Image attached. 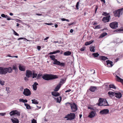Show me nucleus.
I'll list each match as a JSON object with an SVG mask.
<instances>
[{
    "instance_id": "obj_1",
    "label": "nucleus",
    "mask_w": 123,
    "mask_h": 123,
    "mask_svg": "<svg viewBox=\"0 0 123 123\" xmlns=\"http://www.w3.org/2000/svg\"><path fill=\"white\" fill-rule=\"evenodd\" d=\"M43 79L46 80H49L57 78H58L57 76L53 74H44L42 77Z\"/></svg>"
},
{
    "instance_id": "obj_30",
    "label": "nucleus",
    "mask_w": 123,
    "mask_h": 123,
    "mask_svg": "<svg viewBox=\"0 0 123 123\" xmlns=\"http://www.w3.org/2000/svg\"><path fill=\"white\" fill-rule=\"evenodd\" d=\"M32 103L35 104H37L38 103V102L35 99H33L31 100Z\"/></svg>"
},
{
    "instance_id": "obj_50",
    "label": "nucleus",
    "mask_w": 123,
    "mask_h": 123,
    "mask_svg": "<svg viewBox=\"0 0 123 123\" xmlns=\"http://www.w3.org/2000/svg\"><path fill=\"white\" fill-rule=\"evenodd\" d=\"M42 74H38V75L37 76V79H39L40 78V76H42Z\"/></svg>"
},
{
    "instance_id": "obj_21",
    "label": "nucleus",
    "mask_w": 123,
    "mask_h": 123,
    "mask_svg": "<svg viewBox=\"0 0 123 123\" xmlns=\"http://www.w3.org/2000/svg\"><path fill=\"white\" fill-rule=\"evenodd\" d=\"M38 85V83L36 82H35L32 85L33 88L34 90H36L37 89V86Z\"/></svg>"
},
{
    "instance_id": "obj_38",
    "label": "nucleus",
    "mask_w": 123,
    "mask_h": 123,
    "mask_svg": "<svg viewBox=\"0 0 123 123\" xmlns=\"http://www.w3.org/2000/svg\"><path fill=\"white\" fill-rule=\"evenodd\" d=\"M107 35V33L106 32H104L102 33L100 35V37H103Z\"/></svg>"
},
{
    "instance_id": "obj_64",
    "label": "nucleus",
    "mask_w": 123,
    "mask_h": 123,
    "mask_svg": "<svg viewBox=\"0 0 123 123\" xmlns=\"http://www.w3.org/2000/svg\"><path fill=\"white\" fill-rule=\"evenodd\" d=\"M71 91V90L70 89H69V90H67L66 91H65V92H69Z\"/></svg>"
},
{
    "instance_id": "obj_48",
    "label": "nucleus",
    "mask_w": 123,
    "mask_h": 123,
    "mask_svg": "<svg viewBox=\"0 0 123 123\" xmlns=\"http://www.w3.org/2000/svg\"><path fill=\"white\" fill-rule=\"evenodd\" d=\"M4 83L5 82L4 81H0V84L2 85H4Z\"/></svg>"
},
{
    "instance_id": "obj_26",
    "label": "nucleus",
    "mask_w": 123,
    "mask_h": 123,
    "mask_svg": "<svg viewBox=\"0 0 123 123\" xmlns=\"http://www.w3.org/2000/svg\"><path fill=\"white\" fill-rule=\"evenodd\" d=\"M71 54V52L68 51L65 52L64 53V55L65 56L69 55Z\"/></svg>"
},
{
    "instance_id": "obj_59",
    "label": "nucleus",
    "mask_w": 123,
    "mask_h": 123,
    "mask_svg": "<svg viewBox=\"0 0 123 123\" xmlns=\"http://www.w3.org/2000/svg\"><path fill=\"white\" fill-rule=\"evenodd\" d=\"M5 114V113H0V115H1L2 116H4Z\"/></svg>"
},
{
    "instance_id": "obj_36",
    "label": "nucleus",
    "mask_w": 123,
    "mask_h": 123,
    "mask_svg": "<svg viewBox=\"0 0 123 123\" xmlns=\"http://www.w3.org/2000/svg\"><path fill=\"white\" fill-rule=\"evenodd\" d=\"M93 56L95 57H97L99 55V54L97 53H93L92 54Z\"/></svg>"
},
{
    "instance_id": "obj_51",
    "label": "nucleus",
    "mask_w": 123,
    "mask_h": 123,
    "mask_svg": "<svg viewBox=\"0 0 123 123\" xmlns=\"http://www.w3.org/2000/svg\"><path fill=\"white\" fill-rule=\"evenodd\" d=\"M6 18H7V20H9L11 19H11L7 15H6Z\"/></svg>"
},
{
    "instance_id": "obj_42",
    "label": "nucleus",
    "mask_w": 123,
    "mask_h": 123,
    "mask_svg": "<svg viewBox=\"0 0 123 123\" xmlns=\"http://www.w3.org/2000/svg\"><path fill=\"white\" fill-rule=\"evenodd\" d=\"M61 20L62 21H66L67 22H68L69 21V20L68 19H66L64 18H61Z\"/></svg>"
},
{
    "instance_id": "obj_45",
    "label": "nucleus",
    "mask_w": 123,
    "mask_h": 123,
    "mask_svg": "<svg viewBox=\"0 0 123 123\" xmlns=\"http://www.w3.org/2000/svg\"><path fill=\"white\" fill-rule=\"evenodd\" d=\"M101 28L100 25H97L95 26L94 29H100Z\"/></svg>"
},
{
    "instance_id": "obj_40",
    "label": "nucleus",
    "mask_w": 123,
    "mask_h": 123,
    "mask_svg": "<svg viewBox=\"0 0 123 123\" xmlns=\"http://www.w3.org/2000/svg\"><path fill=\"white\" fill-rule=\"evenodd\" d=\"M21 39H23L24 41H25V40H27V41H28V40H27L25 37H20L18 39V40Z\"/></svg>"
},
{
    "instance_id": "obj_27",
    "label": "nucleus",
    "mask_w": 123,
    "mask_h": 123,
    "mask_svg": "<svg viewBox=\"0 0 123 123\" xmlns=\"http://www.w3.org/2000/svg\"><path fill=\"white\" fill-rule=\"evenodd\" d=\"M60 52V51L59 50L55 51H53L52 52H50L49 53V54L51 55L53 54H56L57 53H59Z\"/></svg>"
},
{
    "instance_id": "obj_47",
    "label": "nucleus",
    "mask_w": 123,
    "mask_h": 123,
    "mask_svg": "<svg viewBox=\"0 0 123 123\" xmlns=\"http://www.w3.org/2000/svg\"><path fill=\"white\" fill-rule=\"evenodd\" d=\"M31 123H37V121L36 120L33 119L32 120Z\"/></svg>"
},
{
    "instance_id": "obj_15",
    "label": "nucleus",
    "mask_w": 123,
    "mask_h": 123,
    "mask_svg": "<svg viewBox=\"0 0 123 123\" xmlns=\"http://www.w3.org/2000/svg\"><path fill=\"white\" fill-rule=\"evenodd\" d=\"M104 100H103L101 98H100L98 100V105L100 106H103L104 103Z\"/></svg>"
},
{
    "instance_id": "obj_39",
    "label": "nucleus",
    "mask_w": 123,
    "mask_h": 123,
    "mask_svg": "<svg viewBox=\"0 0 123 123\" xmlns=\"http://www.w3.org/2000/svg\"><path fill=\"white\" fill-rule=\"evenodd\" d=\"M33 76L32 78H36L37 76V74L36 73H33L32 74Z\"/></svg>"
},
{
    "instance_id": "obj_37",
    "label": "nucleus",
    "mask_w": 123,
    "mask_h": 123,
    "mask_svg": "<svg viewBox=\"0 0 123 123\" xmlns=\"http://www.w3.org/2000/svg\"><path fill=\"white\" fill-rule=\"evenodd\" d=\"M15 111H11L10 113V114L11 116H12L13 115H15Z\"/></svg>"
},
{
    "instance_id": "obj_22",
    "label": "nucleus",
    "mask_w": 123,
    "mask_h": 123,
    "mask_svg": "<svg viewBox=\"0 0 123 123\" xmlns=\"http://www.w3.org/2000/svg\"><path fill=\"white\" fill-rule=\"evenodd\" d=\"M117 80L120 82L123 85V79L120 78L117 75H116Z\"/></svg>"
},
{
    "instance_id": "obj_13",
    "label": "nucleus",
    "mask_w": 123,
    "mask_h": 123,
    "mask_svg": "<svg viewBox=\"0 0 123 123\" xmlns=\"http://www.w3.org/2000/svg\"><path fill=\"white\" fill-rule=\"evenodd\" d=\"M106 64L107 65V66L109 67H111L113 65V62L109 60L106 61Z\"/></svg>"
},
{
    "instance_id": "obj_54",
    "label": "nucleus",
    "mask_w": 123,
    "mask_h": 123,
    "mask_svg": "<svg viewBox=\"0 0 123 123\" xmlns=\"http://www.w3.org/2000/svg\"><path fill=\"white\" fill-rule=\"evenodd\" d=\"M1 16L3 18H6V15H5V14H1Z\"/></svg>"
},
{
    "instance_id": "obj_53",
    "label": "nucleus",
    "mask_w": 123,
    "mask_h": 123,
    "mask_svg": "<svg viewBox=\"0 0 123 123\" xmlns=\"http://www.w3.org/2000/svg\"><path fill=\"white\" fill-rule=\"evenodd\" d=\"M64 82V79H62L60 81V83H62V85Z\"/></svg>"
},
{
    "instance_id": "obj_3",
    "label": "nucleus",
    "mask_w": 123,
    "mask_h": 123,
    "mask_svg": "<svg viewBox=\"0 0 123 123\" xmlns=\"http://www.w3.org/2000/svg\"><path fill=\"white\" fill-rule=\"evenodd\" d=\"M67 104L70 105L71 109L72 112H75L77 110L78 108L77 105L74 103H73L72 104H71L70 103L67 102L65 104L66 105Z\"/></svg>"
},
{
    "instance_id": "obj_60",
    "label": "nucleus",
    "mask_w": 123,
    "mask_h": 123,
    "mask_svg": "<svg viewBox=\"0 0 123 123\" xmlns=\"http://www.w3.org/2000/svg\"><path fill=\"white\" fill-rule=\"evenodd\" d=\"M37 49H38V50H40V49L41 48V47L40 46H37Z\"/></svg>"
},
{
    "instance_id": "obj_58",
    "label": "nucleus",
    "mask_w": 123,
    "mask_h": 123,
    "mask_svg": "<svg viewBox=\"0 0 123 123\" xmlns=\"http://www.w3.org/2000/svg\"><path fill=\"white\" fill-rule=\"evenodd\" d=\"M85 49V48L84 47H83L82 48H81L80 49V50L81 51H84V50Z\"/></svg>"
},
{
    "instance_id": "obj_7",
    "label": "nucleus",
    "mask_w": 123,
    "mask_h": 123,
    "mask_svg": "<svg viewBox=\"0 0 123 123\" xmlns=\"http://www.w3.org/2000/svg\"><path fill=\"white\" fill-rule=\"evenodd\" d=\"M23 93L25 96H30L31 95V93L30 90L26 88L25 89Z\"/></svg>"
},
{
    "instance_id": "obj_19",
    "label": "nucleus",
    "mask_w": 123,
    "mask_h": 123,
    "mask_svg": "<svg viewBox=\"0 0 123 123\" xmlns=\"http://www.w3.org/2000/svg\"><path fill=\"white\" fill-rule=\"evenodd\" d=\"M97 89V87L96 86H91L90 88V91L92 92H94Z\"/></svg>"
},
{
    "instance_id": "obj_41",
    "label": "nucleus",
    "mask_w": 123,
    "mask_h": 123,
    "mask_svg": "<svg viewBox=\"0 0 123 123\" xmlns=\"http://www.w3.org/2000/svg\"><path fill=\"white\" fill-rule=\"evenodd\" d=\"M12 69L13 70H16L18 69V67L16 65H13Z\"/></svg>"
},
{
    "instance_id": "obj_8",
    "label": "nucleus",
    "mask_w": 123,
    "mask_h": 123,
    "mask_svg": "<svg viewBox=\"0 0 123 123\" xmlns=\"http://www.w3.org/2000/svg\"><path fill=\"white\" fill-rule=\"evenodd\" d=\"M53 61V64H54L63 67H64L65 66L64 63L63 62L61 63L60 62L58 61L56 59Z\"/></svg>"
},
{
    "instance_id": "obj_43",
    "label": "nucleus",
    "mask_w": 123,
    "mask_h": 123,
    "mask_svg": "<svg viewBox=\"0 0 123 123\" xmlns=\"http://www.w3.org/2000/svg\"><path fill=\"white\" fill-rule=\"evenodd\" d=\"M15 115L16 114L18 116H20V113L19 112H18L16 110H15Z\"/></svg>"
},
{
    "instance_id": "obj_55",
    "label": "nucleus",
    "mask_w": 123,
    "mask_h": 123,
    "mask_svg": "<svg viewBox=\"0 0 123 123\" xmlns=\"http://www.w3.org/2000/svg\"><path fill=\"white\" fill-rule=\"evenodd\" d=\"M28 78L27 77V76L25 77L24 78V80L25 81H28Z\"/></svg>"
},
{
    "instance_id": "obj_18",
    "label": "nucleus",
    "mask_w": 123,
    "mask_h": 123,
    "mask_svg": "<svg viewBox=\"0 0 123 123\" xmlns=\"http://www.w3.org/2000/svg\"><path fill=\"white\" fill-rule=\"evenodd\" d=\"M62 85V84L61 83H59V84L57 85L55 87L54 90V91H58Z\"/></svg>"
},
{
    "instance_id": "obj_56",
    "label": "nucleus",
    "mask_w": 123,
    "mask_h": 123,
    "mask_svg": "<svg viewBox=\"0 0 123 123\" xmlns=\"http://www.w3.org/2000/svg\"><path fill=\"white\" fill-rule=\"evenodd\" d=\"M88 109H90L91 110H94V109L93 108L89 106H88Z\"/></svg>"
},
{
    "instance_id": "obj_63",
    "label": "nucleus",
    "mask_w": 123,
    "mask_h": 123,
    "mask_svg": "<svg viewBox=\"0 0 123 123\" xmlns=\"http://www.w3.org/2000/svg\"><path fill=\"white\" fill-rule=\"evenodd\" d=\"M46 24L48 25H53V24L52 23H46Z\"/></svg>"
},
{
    "instance_id": "obj_23",
    "label": "nucleus",
    "mask_w": 123,
    "mask_h": 123,
    "mask_svg": "<svg viewBox=\"0 0 123 123\" xmlns=\"http://www.w3.org/2000/svg\"><path fill=\"white\" fill-rule=\"evenodd\" d=\"M51 94L52 95L55 97H57L60 95L59 93L56 92H52Z\"/></svg>"
},
{
    "instance_id": "obj_17",
    "label": "nucleus",
    "mask_w": 123,
    "mask_h": 123,
    "mask_svg": "<svg viewBox=\"0 0 123 123\" xmlns=\"http://www.w3.org/2000/svg\"><path fill=\"white\" fill-rule=\"evenodd\" d=\"M11 121L13 123H18L19 120L17 118L13 117L11 119Z\"/></svg>"
},
{
    "instance_id": "obj_4",
    "label": "nucleus",
    "mask_w": 123,
    "mask_h": 123,
    "mask_svg": "<svg viewBox=\"0 0 123 123\" xmlns=\"http://www.w3.org/2000/svg\"><path fill=\"white\" fill-rule=\"evenodd\" d=\"M123 12V8L116 10L113 12L114 15L115 17H119L121 15H122Z\"/></svg>"
},
{
    "instance_id": "obj_61",
    "label": "nucleus",
    "mask_w": 123,
    "mask_h": 123,
    "mask_svg": "<svg viewBox=\"0 0 123 123\" xmlns=\"http://www.w3.org/2000/svg\"><path fill=\"white\" fill-rule=\"evenodd\" d=\"M14 34L16 36H19V35L16 32H14Z\"/></svg>"
},
{
    "instance_id": "obj_32",
    "label": "nucleus",
    "mask_w": 123,
    "mask_h": 123,
    "mask_svg": "<svg viewBox=\"0 0 123 123\" xmlns=\"http://www.w3.org/2000/svg\"><path fill=\"white\" fill-rule=\"evenodd\" d=\"M104 103L103 105V106H109V105L108 104V103L106 100H104Z\"/></svg>"
},
{
    "instance_id": "obj_12",
    "label": "nucleus",
    "mask_w": 123,
    "mask_h": 123,
    "mask_svg": "<svg viewBox=\"0 0 123 123\" xmlns=\"http://www.w3.org/2000/svg\"><path fill=\"white\" fill-rule=\"evenodd\" d=\"M110 16H109L103 17L102 19V20L104 22H108L109 21L110 19Z\"/></svg>"
},
{
    "instance_id": "obj_6",
    "label": "nucleus",
    "mask_w": 123,
    "mask_h": 123,
    "mask_svg": "<svg viewBox=\"0 0 123 123\" xmlns=\"http://www.w3.org/2000/svg\"><path fill=\"white\" fill-rule=\"evenodd\" d=\"M109 26L112 29H116L118 27V23L116 22H111L109 24Z\"/></svg>"
},
{
    "instance_id": "obj_20",
    "label": "nucleus",
    "mask_w": 123,
    "mask_h": 123,
    "mask_svg": "<svg viewBox=\"0 0 123 123\" xmlns=\"http://www.w3.org/2000/svg\"><path fill=\"white\" fill-rule=\"evenodd\" d=\"M54 98L56 100V102L59 103H60L62 100V97L61 96H60L56 98L54 97Z\"/></svg>"
},
{
    "instance_id": "obj_28",
    "label": "nucleus",
    "mask_w": 123,
    "mask_h": 123,
    "mask_svg": "<svg viewBox=\"0 0 123 123\" xmlns=\"http://www.w3.org/2000/svg\"><path fill=\"white\" fill-rule=\"evenodd\" d=\"M93 40H91L88 42H87L85 43V45L87 46L92 44L93 42Z\"/></svg>"
},
{
    "instance_id": "obj_44",
    "label": "nucleus",
    "mask_w": 123,
    "mask_h": 123,
    "mask_svg": "<svg viewBox=\"0 0 123 123\" xmlns=\"http://www.w3.org/2000/svg\"><path fill=\"white\" fill-rule=\"evenodd\" d=\"M79 2H77L76 5V7L77 9H79L78 6H79Z\"/></svg>"
},
{
    "instance_id": "obj_31",
    "label": "nucleus",
    "mask_w": 123,
    "mask_h": 123,
    "mask_svg": "<svg viewBox=\"0 0 123 123\" xmlns=\"http://www.w3.org/2000/svg\"><path fill=\"white\" fill-rule=\"evenodd\" d=\"M94 48L95 47L93 46L90 47V51L92 52H95Z\"/></svg>"
},
{
    "instance_id": "obj_34",
    "label": "nucleus",
    "mask_w": 123,
    "mask_h": 123,
    "mask_svg": "<svg viewBox=\"0 0 123 123\" xmlns=\"http://www.w3.org/2000/svg\"><path fill=\"white\" fill-rule=\"evenodd\" d=\"M24 105L25 106H26L27 109H31V107L29 105L26 103H25Z\"/></svg>"
},
{
    "instance_id": "obj_11",
    "label": "nucleus",
    "mask_w": 123,
    "mask_h": 123,
    "mask_svg": "<svg viewBox=\"0 0 123 123\" xmlns=\"http://www.w3.org/2000/svg\"><path fill=\"white\" fill-rule=\"evenodd\" d=\"M32 75V71L29 70H27L26 72V75L28 78L31 77Z\"/></svg>"
},
{
    "instance_id": "obj_24",
    "label": "nucleus",
    "mask_w": 123,
    "mask_h": 123,
    "mask_svg": "<svg viewBox=\"0 0 123 123\" xmlns=\"http://www.w3.org/2000/svg\"><path fill=\"white\" fill-rule=\"evenodd\" d=\"M108 94L109 95V96L111 97H112L114 95L115 92H111L109 91L108 92Z\"/></svg>"
},
{
    "instance_id": "obj_62",
    "label": "nucleus",
    "mask_w": 123,
    "mask_h": 123,
    "mask_svg": "<svg viewBox=\"0 0 123 123\" xmlns=\"http://www.w3.org/2000/svg\"><path fill=\"white\" fill-rule=\"evenodd\" d=\"M75 24L74 22H73L71 23H69L68 24V25L69 26H70L71 25H73V24Z\"/></svg>"
},
{
    "instance_id": "obj_52",
    "label": "nucleus",
    "mask_w": 123,
    "mask_h": 123,
    "mask_svg": "<svg viewBox=\"0 0 123 123\" xmlns=\"http://www.w3.org/2000/svg\"><path fill=\"white\" fill-rule=\"evenodd\" d=\"M98 6H96L95 7V13H96L97 10L98 9Z\"/></svg>"
},
{
    "instance_id": "obj_33",
    "label": "nucleus",
    "mask_w": 123,
    "mask_h": 123,
    "mask_svg": "<svg viewBox=\"0 0 123 123\" xmlns=\"http://www.w3.org/2000/svg\"><path fill=\"white\" fill-rule=\"evenodd\" d=\"M109 88L116 89V87L114 84H110L109 85Z\"/></svg>"
},
{
    "instance_id": "obj_9",
    "label": "nucleus",
    "mask_w": 123,
    "mask_h": 123,
    "mask_svg": "<svg viewBox=\"0 0 123 123\" xmlns=\"http://www.w3.org/2000/svg\"><path fill=\"white\" fill-rule=\"evenodd\" d=\"M96 114V112L95 111H92L90 112L89 113V115L88 117L90 118L94 117Z\"/></svg>"
},
{
    "instance_id": "obj_14",
    "label": "nucleus",
    "mask_w": 123,
    "mask_h": 123,
    "mask_svg": "<svg viewBox=\"0 0 123 123\" xmlns=\"http://www.w3.org/2000/svg\"><path fill=\"white\" fill-rule=\"evenodd\" d=\"M114 95L118 99L122 97V94L118 92L115 93Z\"/></svg>"
},
{
    "instance_id": "obj_25",
    "label": "nucleus",
    "mask_w": 123,
    "mask_h": 123,
    "mask_svg": "<svg viewBox=\"0 0 123 123\" xmlns=\"http://www.w3.org/2000/svg\"><path fill=\"white\" fill-rule=\"evenodd\" d=\"M100 58L102 60L105 61L106 60L108 59V58L104 56H101L100 57Z\"/></svg>"
},
{
    "instance_id": "obj_49",
    "label": "nucleus",
    "mask_w": 123,
    "mask_h": 123,
    "mask_svg": "<svg viewBox=\"0 0 123 123\" xmlns=\"http://www.w3.org/2000/svg\"><path fill=\"white\" fill-rule=\"evenodd\" d=\"M102 15L104 16H107L108 15V14L106 12H103Z\"/></svg>"
},
{
    "instance_id": "obj_5",
    "label": "nucleus",
    "mask_w": 123,
    "mask_h": 123,
    "mask_svg": "<svg viewBox=\"0 0 123 123\" xmlns=\"http://www.w3.org/2000/svg\"><path fill=\"white\" fill-rule=\"evenodd\" d=\"M75 114L71 113L66 115L64 118H67L66 120H71L74 119L75 118Z\"/></svg>"
},
{
    "instance_id": "obj_29",
    "label": "nucleus",
    "mask_w": 123,
    "mask_h": 123,
    "mask_svg": "<svg viewBox=\"0 0 123 123\" xmlns=\"http://www.w3.org/2000/svg\"><path fill=\"white\" fill-rule=\"evenodd\" d=\"M20 102H23L24 103H26L27 102V100L26 99H19Z\"/></svg>"
},
{
    "instance_id": "obj_35",
    "label": "nucleus",
    "mask_w": 123,
    "mask_h": 123,
    "mask_svg": "<svg viewBox=\"0 0 123 123\" xmlns=\"http://www.w3.org/2000/svg\"><path fill=\"white\" fill-rule=\"evenodd\" d=\"M49 57L51 59V60L53 61L56 59L55 58V56L54 55H50L49 56Z\"/></svg>"
},
{
    "instance_id": "obj_2",
    "label": "nucleus",
    "mask_w": 123,
    "mask_h": 123,
    "mask_svg": "<svg viewBox=\"0 0 123 123\" xmlns=\"http://www.w3.org/2000/svg\"><path fill=\"white\" fill-rule=\"evenodd\" d=\"M12 71V69L11 67L4 68L0 67V74L5 75L7 73H10Z\"/></svg>"
},
{
    "instance_id": "obj_10",
    "label": "nucleus",
    "mask_w": 123,
    "mask_h": 123,
    "mask_svg": "<svg viewBox=\"0 0 123 123\" xmlns=\"http://www.w3.org/2000/svg\"><path fill=\"white\" fill-rule=\"evenodd\" d=\"M109 112V111L108 109H104L101 111L99 112V113L101 115L106 114H108Z\"/></svg>"
},
{
    "instance_id": "obj_16",
    "label": "nucleus",
    "mask_w": 123,
    "mask_h": 123,
    "mask_svg": "<svg viewBox=\"0 0 123 123\" xmlns=\"http://www.w3.org/2000/svg\"><path fill=\"white\" fill-rule=\"evenodd\" d=\"M18 68L19 70L21 71H25V66L19 65Z\"/></svg>"
},
{
    "instance_id": "obj_46",
    "label": "nucleus",
    "mask_w": 123,
    "mask_h": 123,
    "mask_svg": "<svg viewBox=\"0 0 123 123\" xmlns=\"http://www.w3.org/2000/svg\"><path fill=\"white\" fill-rule=\"evenodd\" d=\"M120 39L119 38H118L117 39V43H122V42H123V41H120Z\"/></svg>"
},
{
    "instance_id": "obj_57",
    "label": "nucleus",
    "mask_w": 123,
    "mask_h": 123,
    "mask_svg": "<svg viewBox=\"0 0 123 123\" xmlns=\"http://www.w3.org/2000/svg\"><path fill=\"white\" fill-rule=\"evenodd\" d=\"M91 71L92 72V74H94L95 73V70L93 69H92L91 70Z\"/></svg>"
}]
</instances>
